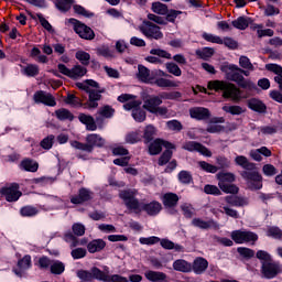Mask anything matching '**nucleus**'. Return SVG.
<instances>
[{
  "mask_svg": "<svg viewBox=\"0 0 282 282\" xmlns=\"http://www.w3.org/2000/svg\"><path fill=\"white\" fill-rule=\"evenodd\" d=\"M248 107L249 109H252V111H258V113H265V110L268 109L265 104L258 99H250L248 101Z\"/></svg>",
  "mask_w": 282,
  "mask_h": 282,
  "instance_id": "35",
  "label": "nucleus"
},
{
  "mask_svg": "<svg viewBox=\"0 0 282 282\" xmlns=\"http://www.w3.org/2000/svg\"><path fill=\"white\" fill-rule=\"evenodd\" d=\"M106 144L105 138L98 133H90L86 135V143L80 141H70V147L77 149L78 151H85L86 153H91L94 148H102Z\"/></svg>",
  "mask_w": 282,
  "mask_h": 282,
  "instance_id": "5",
  "label": "nucleus"
},
{
  "mask_svg": "<svg viewBox=\"0 0 282 282\" xmlns=\"http://www.w3.org/2000/svg\"><path fill=\"white\" fill-rule=\"evenodd\" d=\"M189 116L194 120H208L210 118V110L205 107H194L189 109Z\"/></svg>",
  "mask_w": 282,
  "mask_h": 282,
  "instance_id": "22",
  "label": "nucleus"
},
{
  "mask_svg": "<svg viewBox=\"0 0 282 282\" xmlns=\"http://www.w3.org/2000/svg\"><path fill=\"white\" fill-rule=\"evenodd\" d=\"M54 140H56V137H54V134H50L41 141L40 145L42 149H45V151H50V149L54 147Z\"/></svg>",
  "mask_w": 282,
  "mask_h": 282,
  "instance_id": "50",
  "label": "nucleus"
},
{
  "mask_svg": "<svg viewBox=\"0 0 282 282\" xmlns=\"http://www.w3.org/2000/svg\"><path fill=\"white\" fill-rule=\"evenodd\" d=\"M33 98L37 104L41 102L47 107H56V99L52 94L40 90L34 94Z\"/></svg>",
  "mask_w": 282,
  "mask_h": 282,
  "instance_id": "20",
  "label": "nucleus"
},
{
  "mask_svg": "<svg viewBox=\"0 0 282 282\" xmlns=\"http://www.w3.org/2000/svg\"><path fill=\"white\" fill-rule=\"evenodd\" d=\"M1 195H3L7 202H19V198L23 195V193L19 191V184L13 183L9 187L2 188Z\"/></svg>",
  "mask_w": 282,
  "mask_h": 282,
  "instance_id": "17",
  "label": "nucleus"
},
{
  "mask_svg": "<svg viewBox=\"0 0 282 282\" xmlns=\"http://www.w3.org/2000/svg\"><path fill=\"white\" fill-rule=\"evenodd\" d=\"M192 225H194L195 228H200V230H208V228H215L216 230L219 229V225L214 220L205 221L200 218H194L192 220Z\"/></svg>",
  "mask_w": 282,
  "mask_h": 282,
  "instance_id": "25",
  "label": "nucleus"
},
{
  "mask_svg": "<svg viewBox=\"0 0 282 282\" xmlns=\"http://www.w3.org/2000/svg\"><path fill=\"white\" fill-rule=\"evenodd\" d=\"M156 133L158 130L153 127V124H149L144 128L143 139L145 140V142H151V140L155 138Z\"/></svg>",
  "mask_w": 282,
  "mask_h": 282,
  "instance_id": "41",
  "label": "nucleus"
},
{
  "mask_svg": "<svg viewBox=\"0 0 282 282\" xmlns=\"http://www.w3.org/2000/svg\"><path fill=\"white\" fill-rule=\"evenodd\" d=\"M150 54H152L153 56H159L160 58H166L167 61H171V58H173L171 56V53L166 52L165 50H161V48H152L150 51Z\"/></svg>",
  "mask_w": 282,
  "mask_h": 282,
  "instance_id": "58",
  "label": "nucleus"
},
{
  "mask_svg": "<svg viewBox=\"0 0 282 282\" xmlns=\"http://www.w3.org/2000/svg\"><path fill=\"white\" fill-rule=\"evenodd\" d=\"M216 178L218 180V188L228 195L224 197V202H226L228 206H235L237 208L248 206L249 200L247 197L237 196L239 194V186L232 184L237 180L235 174L230 172H219L216 174Z\"/></svg>",
  "mask_w": 282,
  "mask_h": 282,
  "instance_id": "1",
  "label": "nucleus"
},
{
  "mask_svg": "<svg viewBox=\"0 0 282 282\" xmlns=\"http://www.w3.org/2000/svg\"><path fill=\"white\" fill-rule=\"evenodd\" d=\"M223 111L230 113L231 116H241L246 110H243L241 106H224Z\"/></svg>",
  "mask_w": 282,
  "mask_h": 282,
  "instance_id": "46",
  "label": "nucleus"
},
{
  "mask_svg": "<svg viewBox=\"0 0 282 282\" xmlns=\"http://www.w3.org/2000/svg\"><path fill=\"white\" fill-rule=\"evenodd\" d=\"M204 193H206V195L219 196L221 195V188H219L217 185L207 184L204 186Z\"/></svg>",
  "mask_w": 282,
  "mask_h": 282,
  "instance_id": "55",
  "label": "nucleus"
},
{
  "mask_svg": "<svg viewBox=\"0 0 282 282\" xmlns=\"http://www.w3.org/2000/svg\"><path fill=\"white\" fill-rule=\"evenodd\" d=\"M240 175L242 180H246L250 191H261L263 188V176L256 170L242 171Z\"/></svg>",
  "mask_w": 282,
  "mask_h": 282,
  "instance_id": "7",
  "label": "nucleus"
},
{
  "mask_svg": "<svg viewBox=\"0 0 282 282\" xmlns=\"http://www.w3.org/2000/svg\"><path fill=\"white\" fill-rule=\"evenodd\" d=\"M220 70L225 74L227 80L237 83L238 87L242 89H252V83L246 80V77L241 75V68L235 64L225 65L220 67Z\"/></svg>",
  "mask_w": 282,
  "mask_h": 282,
  "instance_id": "4",
  "label": "nucleus"
},
{
  "mask_svg": "<svg viewBox=\"0 0 282 282\" xmlns=\"http://www.w3.org/2000/svg\"><path fill=\"white\" fill-rule=\"evenodd\" d=\"M98 56H104L105 58H113V51L109 50L108 46H101L97 48Z\"/></svg>",
  "mask_w": 282,
  "mask_h": 282,
  "instance_id": "64",
  "label": "nucleus"
},
{
  "mask_svg": "<svg viewBox=\"0 0 282 282\" xmlns=\"http://www.w3.org/2000/svg\"><path fill=\"white\" fill-rule=\"evenodd\" d=\"M178 181L181 184H191L193 182V175L188 171H181L178 173Z\"/></svg>",
  "mask_w": 282,
  "mask_h": 282,
  "instance_id": "59",
  "label": "nucleus"
},
{
  "mask_svg": "<svg viewBox=\"0 0 282 282\" xmlns=\"http://www.w3.org/2000/svg\"><path fill=\"white\" fill-rule=\"evenodd\" d=\"M57 69L59 74L72 78V80H78V78H83L87 74V68L82 65H75L73 68H68L65 64H58Z\"/></svg>",
  "mask_w": 282,
  "mask_h": 282,
  "instance_id": "10",
  "label": "nucleus"
},
{
  "mask_svg": "<svg viewBox=\"0 0 282 282\" xmlns=\"http://www.w3.org/2000/svg\"><path fill=\"white\" fill-rule=\"evenodd\" d=\"M237 252L240 254V257H243V259H252V257H254V250L250 248L239 247Z\"/></svg>",
  "mask_w": 282,
  "mask_h": 282,
  "instance_id": "60",
  "label": "nucleus"
},
{
  "mask_svg": "<svg viewBox=\"0 0 282 282\" xmlns=\"http://www.w3.org/2000/svg\"><path fill=\"white\" fill-rule=\"evenodd\" d=\"M220 208L224 209L225 215H227V217H232V219H239V212H237V209L231 208L228 205H220Z\"/></svg>",
  "mask_w": 282,
  "mask_h": 282,
  "instance_id": "57",
  "label": "nucleus"
},
{
  "mask_svg": "<svg viewBox=\"0 0 282 282\" xmlns=\"http://www.w3.org/2000/svg\"><path fill=\"white\" fill-rule=\"evenodd\" d=\"M162 147L165 149H175V144L169 141L156 139L149 147L150 155H160V153H162Z\"/></svg>",
  "mask_w": 282,
  "mask_h": 282,
  "instance_id": "19",
  "label": "nucleus"
},
{
  "mask_svg": "<svg viewBox=\"0 0 282 282\" xmlns=\"http://www.w3.org/2000/svg\"><path fill=\"white\" fill-rule=\"evenodd\" d=\"M173 269L176 270V272H191V270H193V265L186 260L178 259L174 261Z\"/></svg>",
  "mask_w": 282,
  "mask_h": 282,
  "instance_id": "34",
  "label": "nucleus"
},
{
  "mask_svg": "<svg viewBox=\"0 0 282 282\" xmlns=\"http://www.w3.org/2000/svg\"><path fill=\"white\" fill-rule=\"evenodd\" d=\"M21 169L24 171H28L29 173H36L39 171V162L32 160V159H24L21 164Z\"/></svg>",
  "mask_w": 282,
  "mask_h": 282,
  "instance_id": "31",
  "label": "nucleus"
},
{
  "mask_svg": "<svg viewBox=\"0 0 282 282\" xmlns=\"http://www.w3.org/2000/svg\"><path fill=\"white\" fill-rule=\"evenodd\" d=\"M180 203V196L175 193H165L162 197V204L165 208H175Z\"/></svg>",
  "mask_w": 282,
  "mask_h": 282,
  "instance_id": "24",
  "label": "nucleus"
},
{
  "mask_svg": "<svg viewBox=\"0 0 282 282\" xmlns=\"http://www.w3.org/2000/svg\"><path fill=\"white\" fill-rule=\"evenodd\" d=\"M118 101L124 102L123 109H126V111H131L132 109V117L137 122H144V120H147V111L140 108L142 101L137 100L134 95L122 94L118 97Z\"/></svg>",
  "mask_w": 282,
  "mask_h": 282,
  "instance_id": "3",
  "label": "nucleus"
},
{
  "mask_svg": "<svg viewBox=\"0 0 282 282\" xmlns=\"http://www.w3.org/2000/svg\"><path fill=\"white\" fill-rule=\"evenodd\" d=\"M192 270L195 274H204L208 270V260L204 258H196L193 262Z\"/></svg>",
  "mask_w": 282,
  "mask_h": 282,
  "instance_id": "26",
  "label": "nucleus"
},
{
  "mask_svg": "<svg viewBox=\"0 0 282 282\" xmlns=\"http://www.w3.org/2000/svg\"><path fill=\"white\" fill-rule=\"evenodd\" d=\"M152 12L155 14H169V7L162 2H153L151 7Z\"/></svg>",
  "mask_w": 282,
  "mask_h": 282,
  "instance_id": "40",
  "label": "nucleus"
},
{
  "mask_svg": "<svg viewBox=\"0 0 282 282\" xmlns=\"http://www.w3.org/2000/svg\"><path fill=\"white\" fill-rule=\"evenodd\" d=\"M91 199H94V192L86 187H82L76 195L70 196V204L80 205L85 204V202H91Z\"/></svg>",
  "mask_w": 282,
  "mask_h": 282,
  "instance_id": "16",
  "label": "nucleus"
},
{
  "mask_svg": "<svg viewBox=\"0 0 282 282\" xmlns=\"http://www.w3.org/2000/svg\"><path fill=\"white\" fill-rule=\"evenodd\" d=\"M262 173L267 177H274V175H276L279 173V171L276 170V167L274 165L268 163L262 166Z\"/></svg>",
  "mask_w": 282,
  "mask_h": 282,
  "instance_id": "51",
  "label": "nucleus"
},
{
  "mask_svg": "<svg viewBox=\"0 0 282 282\" xmlns=\"http://www.w3.org/2000/svg\"><path fill=\"white\" fill-rule=\"evenodd\" d=\"M138 78L142 83H148L150 85H153V77H151V70H149V68H147L143 65H139Z\"/></svg>",
  "mask_w": 282,
  "mask_h": 282,
  "instance_id": "29",
  "label": "nucleus"
},
{
  "mask_svg": "<svg viewBox=\"0 0 282 282\" xmlns=\"http://www.w3.org/2000/svg\"><path fill=\"white\" fill-rule=\"evenodd\" d=\"M65 102L66 105H72V107H83V104L80 102V98L72 94L67 95Z\"/></svg>",
  "mask_w": 282,
  "mask_h": 282,
  "instance_id": "62",
  "label": "nucleus"
},
{
  "mask_svg": "<svg viewBox=\"0 0 282 282\" xmlns=\"http://www.w3.org/2000/svg\"><path fill=\"white\" fill-rule=\"evenodd\" d=\"M235 163L245 169V171H257V164L250 162L245 155L236 156Z\"/></svg>",
  "mask_w": 282,
  "mask_h": 282,
  "instance_id": "27",
  "label": "nucleus"
},
{
  "mask_svg": "<svg viewBox=\"0 0 282 282\" xmlns=\"http://www.w3.org/2000/svg\"><path fill=\"white\" fill-rule=\"evenodd\" d=\"M198 166L199 169H202V171H205V173H217V171H219V167H217V165H213L206 161H199L198 162Z\"/></svg>",
  "mask_w": 282,
  "mask_h": 282,
  "instance_id": "45",
  "label": "nucleus"
},
{
  "mask_svg": "<svg viewBox=\"0 0 282 282\" xmlns=\"http://www.w3.org/2000/svg\"><path fill=\"white\" fill-rule=\"evenodd\" d=\"M268 237H272L273 239H282V230L279 227H269L267 230Z\"/></svg>",
  "mask_w": 282,
  "mask_h": 282,
  "instance_id": "61",
  "label": "nucleus"
},
{
  "mask_svg": "<svg viewBox=\"0 0 282 282\" xmlns=\"http://www.w3.org/2000/svg\"><path fill=\"white\" fill-rule=\"evenodd\" d=\"M93 273L95 275V279L97 281H104V282H129V280L120 274H112L109 275V271L105 272L97 267L93 268Z\"/></svg>",
  "mask_w": 282,
  "mask_h": 282,
  "instance_id": "13",
  "label": "nucleus"
},
{
  "mask_svg": "<svg viewBox=\"0 0 282 282\" xmlns=\"http://www.w3.org/2000/svg\"><path fill=\"white\" fill-rule=\"evenodd\" d=\"M250 23H252V19L248 17H239L231 22V25H234L236 30H247Z\"/></svg>",
  "mask_w": 282,
  "mask_h": 282,
  "instance_id": "32",
  "label": "nucleus"
},
{
  "mask_svg": "<svg viewBox=\"0 0 282 282\" xmlns=\"http://www.w3.org/2000/svg\"><path fill=\"white\" fill-rule=\"evenodd\" d=\"M215 55V48L204 47L202 50H196V56L202 58L203 61H208V58H213Z\"/></svg>",
  "mask_w": 282,
  "mask_h": 282,
  "instance_id": "37",
  "label": "nucleus"
},
{
  "mask_svg": "<svg viewBox=\"0 0 282 282\" xmlns=\"http://www.w3.org/2000/svg\"><path fill=\"white\" fill-rule=\"evenodd\" d=\"M64 241H66V243H69L70 248H76V246H83L85 243L83 241H79L78 238L74 236V234H66Z\"/></svg>",
  "mask_w": 282,
  "mask_h": 282,
  "instance_id": "48",
  "label": "nucleus"
},
{
  "mask_svg": "<svg viewBox=\"0 0 282 282\" xmlns=\"http://www.w3.org/2000/svg\"><path fill=\"white\" fill-rule=\"evenodd\" d=\"M113 113H116V109L109 105L102 106L97 110L96 122L99 126V129H102V123L106 119L113 118Z\"/></svg>",
  "mask_w": 282,
  "mask_h": 282,
  "instance_id": "18",
  "label": "nucleus"
},
{
  "mask_svg": "<svg viewBox=\"0 0 282 282\" xmlns=\"http://www.w3.org/2000/svg\"><path fill=\"white\" fill-rule=\"evenodd\" d=\"M78 120L82 124H85L87 131H97L98 130V121H96V116L87 115L80 112L78 115Z\"/></svg>",
  "mask_w": 282,
  "mask_h": 282,
  "instance_id": "21",
  "label": "nucleus"
},
{
  "mask_svg": "<svg viewBox=\"0 0 282 282\" xmlns=\"http://www.w3.org/2000/svg\"><path fill=\"white\" fill-rule=\"evenodd\" d=\"M39 65L36 64H28L23 69H22V74H24V76H29L31 78H34V76H39Z\"/></svg>",
  "mask_w": 282,
  "mask_h": 282,
  "instance_id": "38",
  "label": "nucleus"
},
{
  "mask_svg": "<svg viewBox=\"0 0 282 282\" xmlns=\"http://www.w3.org/2000/svg\"><path fill=\"white\" fill-rule=\"evenodd\" d=\"M165 67L169 72V74H172L173 76H182V68L173 62L166 63Z\"/></svg>",
  "mask_w": 282,
  "mask_h": 282,
  "instance_id": "52",
  "label": "nucleus"
},
{
  "mask_svg": "<svg viewBox=\"0 0 282 282\" xmlns=\"http://www.w3.org/2000/svg\"><path fill=\"white\" fill-rule=\"evenodd\" d=\"M239 65L242 67V69H248L249 72H254V65L252 62H250V58L248 56H240L239 58Z\"/></svg>",
  "mask_w": 282,
  "mask_h": 282,
  "instance_id": "49",
  "label": "nucleus"
},
{
  "mask_svg": "<svg viewBox=\"0 0 282 282\" xmlns=\"http://www.w3.org/2000/svg\"><path fill=\"white\" fill-rule=\"evenodd\" d=\"M216 163L218 171H221V169H228L230 166V161L226 156H217Z\"/></svg>",
  "mask_w": 282,
  "mask_h": 282,
  "instance_id": "63",
  "label": "nucleus"
},
{
  "mask_svg": "<svg viewBox=\"0 0 282 282\" xmlns=\"http://www.w3.org/2000/svg\"><path fill=\"white\" fill-rule=\"evenodd\" d=\"M202 39L207 41V43H216L217 45H224V39L219 37V35H214L213 33H203Z\"/></svg>",
  "mask_w": 282,
  "mask_h": 282,
  "instance_id": "42",
  "label": "nucleus"
},
{
  "mask_svg": "<svg viewBox=\"0 0 282 282\" xmlns=\"http://www.w3.org/2000/svg\"><path fill=\"white\" fill-rule=\"evenodd\" d=\"M241 94H243V91L240 90L237 85L228 82L225 91L223 93V98H227L234 102H240L242 98H248V96H243Z\"/></svg>",
  "mask_w": 282,
  "mask_h": 282,
  "instance_id": "14",
  "label": "nucleus"
},
{
  "mask_svg": "<svg viewBox=\"0 0 282 282\" xmlns=\"http://www.w3.org/2000/svg\"><path fill=\"white\" fill-rule=\"evenodd\" d=\"M77 61H80L82 65H89V61L91 58V55L85 51H78L75 55Z\"/></svg>",
  "mask_w": 282,
  "mask_h": 282,
  "instance_id": "56",
  "label": "nucleus"
},
{
  "mask_svg": "<svg viewBox=\"0 0 282 282\" xmlns=\"http://www.w3.org/2000/svg\"><path fill=\"white\" fill-rule=\"evenodd\" d=\"M228 85V82L226 80H219V79H215V80H210L207 84V88L210 89L212 91H226V87Z\"/></svg>",
  "mask_w": 282,
  "mask_h": 282,
  "instance_id": "30",
  "label": "nucleus"
},
{
  "mask_svg": "<svg viewBox=\"0 0 282 282\" xmlns=\"http://www.w3.org/2000/svg\"><path fill=\"white\" fill-rule=\"evenodd\" d=\"M20 215H22V217H34L39 215V209L32 206H24L21 208Z\"/></svg>",
  "mask_w": 282,
  "mask_h": 282,
  "instance_id": "47",
  "label": "nucleus"
},
{
  "mask_svg": "<svg viewBox=\"0 0 282 282\" xmlns=\"http://www.w3.org/2000/svg\"><path fill=\"white\" fill-rule=\"evenodd\" d=\"M106 246H107V242H105V240L95 239L87 245V249H88V252H90V254H94L96 252H100V250H105Z\"/></svg>",
  "mask_w": 282,
  "mask_h": 282,
  "instance_id": "28",
  "label": "nucleus"
},
{
  "mask_svg": "<svg viewBox=\"0 0 282 282\" xmlns=\"http://www.w3.org/2000/svg\"><path fill=\"white\" fill-rule=\"evenodd\" d=\"M140 32H142L147 39H154L155 41H160V39H163L164 36L162 31H160V26L153 24L151 21H144L140 26Z\"/></svg>",
  "mask_w": 282,
  "mask_h": 282,
  "instance_id": "12",
  "label": "nucleus"
},
{
  "mask_svg": "<svg viewBox=\"0 0 282 282\" xmlns=\"http://www.w3.org/2000/svg\"><path fill=\"white\" fill-rule=\"evenodd\" d=\"M230 237L235 243H252L257 242L259 240V236L254 234L253 231L249 230H234L230 234Z\"/></svg>",
  "mask_w": 282,
  "mask_h": 282,
  "instance_id": "9",
  "label": "nucleus"
},
{
  "mask_svg": "<svg viewBox=\"0 0 282 282\" xmlns=\"http://www.w3.org/2000/svg\"><path fill=\"white\" fill-rule=\"evenodd\" d=\"M183 149L185 151H196L197 153H200V155H204L205 158H213V152L206 148V145L197 142V141H187L183 144Z\"/></svg>",
  "mask_w": 282,
  "mask_h": 282,
  "instance_id": "15",
  "label": "nucleus"
},
{
  "mask_svg": "<svg viewBox=\"0 0 282 282\" xmlns=\"http://www.w3.org/2000/svg\"><path fill=\"white\" fill-rule=\"evenodd\" d=\"M282 272V265L281 263L269 260L268 262H262L261 267V273L263 274L264 279H274L275 276H279Z\"/></svg>",
  "mask_w": 282,
  "mask_h": 282,
  "instance_id": "11",
  "label": "nucleus"
},
{
  "mask_svg": "<svg viewBox=\"0 0 282 282\" xmlns=\"http://www.w3.org/2000/svg\"><path fill=\"white\" fill-rule=\"evenodd\" d=\"M73 3L74 0H56L55 6L59 12H68V10H72Z\"/></svg>",
  "mask_w": 282,
  "mask_h": 282,
  "instance_id": "44",
  "label": "nucleus"
},
{
  "mask_svg": "<svg viewBox=\"0 0 282 282\" xmlns=\"http://www.w3.org/2000/svg\"><path fill=\"white\" fill-rule=\"evenodd\" d=\"M153 85L156 87L166 88V87H180V82H173L171 79L161 77V78H153Z\"/></svg>",
  "mask_w": 282,
  "mask_h": 282,
  "instance_id": "33",
  "label": "nucleus"
},
{
  "mask_svg": "<svg viewBox=\"0 0 282 282\" xmlns=\"http://www.w3.org/2000/svg\"><path fill=\"white\" fill-rule=\"evenodd\" d=\"M55 116L58 120H70V121L74 120V115L72 113V111L65 108H61L56 110Z\"/></svg>",
  "mask_w": 282,
  "mask_h": 282,
  "instance_id": "43",
  "label": "nucleus"
},
{
  "mask_svg": "<svg viewBox=\"0 0 282 282\" xmlns=\"http://www.w3.org/2000/svg\"><path fill=\"white\" fill-rule=\"evenodd\" d=\"M162 96L158 95H148L143 99V109L149 111L150 113H154V116H163L164 118L169 117V108L162 105Z\"/></svg>",
  "mask_w": 282,
  "mask_h": 282,
  "instance_id": "6",
  "label": "nucleus"
},
{
  "mask_svg": "<svg viewBox=\"0 0 282 282\" xmlns=\"http://www.w3.org/2000/svg\"><path fill=\"white\" fill-rule=\"evenodd\" d=\"M76 274L78 279H80V281H85V282H91L94 281V279H96V275L94 274V268H91L90 271L78 270Z\"/></svg>",
  "mask_w": 282,
  "mask_h": 282,
  "instance_id": "36",
  "label": "nucleus"
},
{
  "mask_svg": "<svg viewBox=\"0 0 282 282\" xmlns=\"http://www.w3.org/2000/svg\"><path fill=\"white\" fill-rule=\"evenodd\" d=\"M68 23L73 25L74 32H76L80 39H84L85 41H94V39H96V33H94V30L87 26V24L74 18L68 19Z\"/></svg>",
  "mask_w": 282,
  "mask_h": 282,
  "instance_id": "8",
  "label": "nucleus"
},
{
  "mask_svg": "<svg viewBox=\"0 0 282 282\" xmlns=\"http://www.w3.org/2000/svg\"><path fill=\"white\" fill-rule=\"evenodd\" d=\"M127 144H138V142H142V133L140 131H132L126 134Z\"/></svg>",
  "mask_w": 282,
  "mask_h": 282,
  "instance_id": "39",
  "label": "nucleus"
},
{
  "mask_svg": "<svg viewBox=\"0 0 282 282\" xmlns=\"http://www.w3.org/2000/svg\"><path fill=\"white\" fill-rule=\"evenodd\" d=\"M144 276L151 282H169V275L161 271L148 270L144 272Z\"/></svg>",
  "mask_w": 282,
  "mask_h": 282,
  "instance_id": "23",
  "label": "nucleus"
},
{
  "mask_svg": "<svg viewBox=\"0 0 282 282\" xmlns=\"http://www.w3.org/2000/svg\"><path fill=\"white\" fill-rule=\"evenodd\" d=\"M65 272V264L61 261H55L51 263V273L52 274H63Z\"/></svg>",
  "mask_w": 282,
  "mask_h": 282,
  "instance_id": "54",
  "label": "nucleus"
},
{
  "mask_svg": "<svg viewBox=\"0 0 282 282\" xmlns=\"http://www.w3.org/2000/svg\"><path fill=\"white\" fill-rule=\"evenodd\" d=\"M137 196L138 189H123L119 193L120 199H122L124 206L128 208V210H131V213L140 215L142 210H144L147 215H150L151 217L160 215L162 212V204L160 202L153 200L151 203L144 204L142 207V204L137 198Z\"/></svg>",
  "mask_w": 282,
  "mask_h": 282,
  "instance_id": "2",
  "label": "nucleus"
},
{
  "mask_svg": "<svg viewBox=\"0 0 282 282\" xmlns=\"http://www.w3.org/2000/svg\"><path fill=\"white\" fill-rule=\"evenodd\" d=\"M171 158H173V151H171V149L165 150L159 159V166L169 164V162H171Z\"/></svg>",
  "mask_w": 282,
  "mask_h": 282,
  "instance_id": "53",
  "label": "nucleus"
}]
</instances>
